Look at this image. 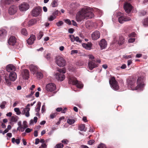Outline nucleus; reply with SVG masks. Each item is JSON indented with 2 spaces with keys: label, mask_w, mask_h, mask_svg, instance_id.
I'll return each mask as SVG.
<instances>
[{
  "label": "nucleus",
  "mask_w": 148,
  "mask_h": 148,
  "mask_svg": "<svg viewBox=\"0 0 148 148\" xmlns=\"http://www.w3.org/2000/svg\"><path fill=\"white\" fill-rule=\"evenodd\" d=\"M92 11V9L90 7H84L77 14L76 16V21L77 22H81L84 19L91 18L94 16Z\"/></svg>",
  "instance_id": "nucleus-1"
},
{
  "label": "nucleus",
  "mask_w": 148,
  "mask_h": 148,
  "mask_svg": "<svg viewBox=\"0 0 148 148\" xmlns=\"http://www.w3.org/2000/svg\"><path fill=\"white\" fill-rule=\"evenodd\" d=\"M136 79L134 77H132L127 79V82L128 87L132 90H141L144 86L143 79L141 77H138L136 84Z\"/></svg>",
  "instance_id": "nucleus-2"
},
{
  "label": "nucleus",
  "mask_w": 148,
  "mask_h": 148,
  "mask_svg": "<svg viewBox=\"0 0 148 148\" xmlns=\"http://www.w3.org/2000/svg\"><path fill=\"white\" fill-rule=\"evenodd\" d=\"M55 62L56 64L60 67H63L66 65V61L62 57L58 56L55 58Z\"/></svg>",
  "instance_id": "nucleus-3"
},
{
  "label": "nucleus",
  "mask_w": 148,
  "mask_h": 148,
  "mask_svg": "<svg viewBox=\"0 0 148 148\" xmlns=\"http://www.w3.org/2000/svg\"><path fill=\"white\" fill-rule=\"evenodd\" d=\"M109 83L111 87L114 90H117L119 89V86L118 83L114 77H113L111 78L109 80Z\"/></svg>",
  "instance_id": "nucleus-4"
},
{
  "label": "nucleus",
  "mask_w": 148,
  "mask_h": 148,
  "mask_svg": "<svg viewBox=\"0 0 148 148\" xmlns=\"http://www.w3.org/2000/svg\"><path fill=\"white\" fill-rule=\"evenodd\" d=\"M69 84L75 85L78 88H83V85L81 82H79L76 78H70L69 79Z\"/></svg>",
  "instance_id": "nucleus-5"
},
{
  "label": "nucleus",
  "mask_w": 148,
  "mask_h": 148,
  "mask_svg": "<svg viewBox=\"0 0 148 148\" xmlns=\"http://www.w3.org/2000/svg\"><path fill=\"white\" fill-rule=\"evenodd\" d=\"M56 89V85L54 83H50L46 86L45 90L47 92H51L54 91Z\"/></svg>",
  "instance_id": "nucleus-6"
},
{
  "label": "nucleus",
  "mask_w": 148,
  "mask_h": 148,
  "mask_svg": "<svg viewBox=\"0 0 148 148\" xmlns=\"http://www.w3.org/2000/svg\"><path fill=\"white\" fill-rule=\"evenodd\" d=\"M41 10V9L39 7L34 8L32 11V15L34 17L38 16L40 14Z\"/></svg>",
  "instance_id": "nucleus-7"
},
{
  "label": "nucleus",
  "mask_w": 148,
  "mask_h": 148,
  "mask_svg": "<svg viewBox=\"0 0 148 148\" xmlns=\"http://www.w3.org/2000/svg\"><path fill=\"white\" fill-rule=\"evenodd\" d=\"M30 106V104L29 103L27 104L25 108H21L23 109V110L22 112V114L23 115H25L27 117H28L30 116L29 113L30 108H29Z\"/></svg>",
  "instance_id": "nucleus-8"
},
{
  "label": "nucleus",
  "mask_w": 148,
  "mask_h": 148,
  "mask_svg": "<svg viewBox=\"0 0 148 148\" xmlns=\"http://www.w3.org/2000/svg\"><path fill=\"white\" fill-rule=\"evenodd\" d=\"M17 10V6L15 5H12L11 6L9 9V13L10 14H14L16 12Z\"/></svg>",
  "instance_id": "nucleus-9"
},
{
  "label": "nucleus",
  "mask_w": 148,
  "mask_h": 148,
  "mask_svg": "<svg viewBox=\"0 0 148 148\" xmlns=\"http://www.w3.org/2000/svg\"><path fill=\"white\" fill-rule=\"evenodd\" d=\"M29 8V5L26 3H23L19 6V8L20 11H26Z\"/></svg>",
  "instance_id": "nucleus-10"
},
{
  "label": "nucleus",
  "mask_w": 148,
  "mask_h": 148,
  "mask_svg": "<svg viewBox=\"0 0 148 148\" xmlns=\"http://www.w3.org/2000/svg\"><path fill=\"white\" fill-rule=\"evenodd\" d=\"M97 66L98 64L95 62V61H90V60L88 61V67L90 70H92Z\"/></svg>",
  "instance_id": "nucleus-11"
},
{
  "label": "nucleus",
  "mask_w": 148,
  "mask_h": 148,
  "mask_svg": "<svg viewBox=\"0 0 148 148\" xmlns=\"http://www.w3.org/2000/svg\"><path fill=\"white\" fill-rule=\"evenodd\" d=\"M54 76L57 80L60 81L63 80L65 78V76L64 74H60L59 73H55Z\"/></svg>",
  "instance_id": "nucleus-12"
},
{
  "label": "nucleus",
  "mask_w": 148,
  "mask_h": 148,
  "mask_svg": "<svg viewBox=\"0 0 148 148\" xmlns=\"http://www.w3.org/2000/svg\"><path fill=\"white\" fill-rule=\"evenodd\" d=\"M124 8L126 12L129 13L132 10V7L130 3H126L124 5Z\"/></svg>",
  "instance_id": "nucleus-13"
},
{
  "label": "nucleus",
  "mask_w": 148,
  "mask_h": 148,
  "mask_svg": "<svg viewBox=\"0 0 148 148\" xmlns=\"http://www.w3.org/2000/svg\"><path fill=\"white\" fill-rule=\"evenodd\" d=\"M22 75L24 79H27L29 77V71L27 69H25L22 71Z\"/></svg>",
  "instance_id": "nucleus-14"
},
{
  "label": "nucleus",
  "mask_w": 148,
  "mask_h": 148,
  "mask_svg": "<svg viewBox=\"0 0 148 148\" xmlns=\"http://www.w3.org/2000/svg\"><path fill=\"white\" fill-rule=\"evenodd\" d=\"M100 35V33L99 31H96L92 34L91 37L93 40H96L99 38Z\"/></svg>",
  "instance_id": "nucleus-15"
},
{
  "label": "nucleus",
  "mask_w": 148,
  "mask_h": 148,
  "mask_svg": "<svg viewBox=\"0 0 148 148\" xmlns=\"http://www.w3.org/2000/svg\"><path fill=\"white\" fill-rule=\"evenodd\" d=\"M29 68L32 73L33 75L36 74L38 71L37 67L31 64L30 65Z\"/></svg>",
  "instance_id": "nucleus-16"
},
{
  "label": "nucleus",
  "mask_w": 148,
  "mask_h": 148,
  "mask_svg": "<svg viewBox=\"0 0 148 148\" xmlns=\"http://www.w3.org/2000/svg\"><path fill=\"white\" fill-rule=\"evenodd\" d=\"M9 78L12 81H15L17 78V75L16 73L13 71L11 72L9 75Z\"/></svg>",
  "instance_id": "nucleus-17"
},
{
  "label": "nucleus",
  "mask_w": 148,
  "mask_h": 148,
  "mask_svg": "<svg viewBox=\"0 0 148 148\" xmlns=\"http://www.w3.org/2000/svg\"><path fill=\"white\" fill-rule=\"evenodd\" d=\"M8 42L10 45H14L16 42V39L14 36H10L8 40Z\"/></svg>",
  "instance_id": "nucleus-18"
},
{
  "label": "nucleus",
  "mask_w": 148,
  "mask_h": 148,
  "mask_svg": "<svg viewBox=\"0 0 148 148\" xmlns=\"http://www.w3.org/2000/svg\"><path fill=\"white\" fill-rule=\"evenodd\" d=\"M99 45L101 47V49H103L106 47L107 43L106 41L104 39H103L100 41Z\"/></svg>",
  "instance_id": "nucleus-19"
},
{
  "label": "nucleus",
  "mask_w": 148,
  "mask_h": 148,
  "mask_svg": "<svg viewBox=\"0 0 148 148\" xmlns=\"http://www.w3.org/2000/svg\"><path fill=\"white\" fill-rule=\"evenodd\" d=\"M131 19L130 18H127L125 16H121L118 18V21L119 22L122 23L124 22L130 20Z\"/></svg>",
  "instance_id": "nucleus-20"
},
{
  "label": "nucleus",
  "mask_w": 148,
  "mask_h": 148,
  "mask_svg": "<svg viewBox=\"0 0 148 148\" xmlns=\"http://www.w3.org/2000/svg\"><path fill=\"white\" fill-rule=\"evenodd\" d=\"M15 67L12 64L8 65L6 67V70L8 72H11V71H14L16 70Z\"/></svg>",
  "instance_id": "nucleus-21"
},
{
  "label": "nucleus",
  "mask_w": 148,
  "mask_h": 148,
  "mask_svg": "<svg viewBox=\"0 0 148 148\" xmlns=\"http://www.w3.org/2000/svg\"><path fill=\"white\" fill-rule=\"evenodd\" d=\"M36 37L34 35H32L27 40V42L29 45L32 44L35 40Z\"/></svg>",
  "instance_id": "nucleus-22"
},
{
  "label": "nucleus",
  "mask_w": 148,
  "mask_h": 148,
  "mask_svg": "<svg viewBox=\"0 0 148 148\" xmlns=\"http://www.w3.org/2000/svg\"><path fill=\"white\" fill-rule=\"evenodd\" d=\"M82 46L86 49L90 50L92 46V44L90 42H88L87 44L83 43Z\"/></svg>",
  "instance_id": "nucleus-23"
},
{
  "label": "nucleus",
  "mask_w": 148,
  "mask_h": 148,
  "mask_svg": "<svg viewBox=\"0 0 148 148\" xmlns=\"http://www.w3.org/2000/svg\"><path fill=\"white\" fill-rule=\"evenodd\" d=\"M125 42L124 38L122 36H120L119 38L118 43L119 45L123 44Z\"/></svg>",
  "instance_id": "nucleus-24"
},
{
  "label": "nucleus",
  "mask_w": 148,
  "mask_h": 148,
  "mask_svg": "<svg viewBox=\"0 0 148 148\" xmlns=\"http://www.w3.org/2000/svg\"><path fill=\"white\" fill-rule=\"evenodd\" d=\"M85 25L87 28H91L93 25V23L91 21H87Z\"/></svg>",
  "instance_id": "nucleus-25"
},
{
  "label": "nucleus",
  "mask_w": 148,
  "mask_h": 148,
  "mask_svg": "<svg viewBox=\"0 0 148 148\" xmlns=\"http://www.w3.org/2000/svg\"><path fill=\"white\" fill-rule=\"evenodd\" d=\"M36 23V21L35 20L32 19L28 21L27 25L29 27L35 24Z\"/></svg>",
  "instance_id": "nucleus-26"
},
{
  "label": "nucleus",
  "mask_w": 148,
  "mask_h": 148,
  "mask_svg": "<svg viewBox=\"0 0 148 148\" xmlns=\"http://www.w3.org/2000/svg\"><path fill=\"white\" fill-rule=\"evenodd\" d=\"M6 35V31L3 29L0 30V36L4 37Z\"/></svg>",
  "instance_id": "nucleus-27"
},
{
  "label": "nucleus",
  "mask_w": 148,
  "mask_h": 148,
  "mask_svg": "<svg viewBox=\"0 0 148 148\" xmlns=\"http://www.w3.org/2000/svg\"><path fill=\"white\" fill-rule=\"evenodd\" d=\"M1 2L4 3L6 4H10L13 2V0H1Z\"/></svg>",
  "instance_id": "nucleus-28"
},
{
  "label": "nucleus",
  "mask_w": 148,
  "mask_h": 148,
  "mask_svg": "<svg viewBox=\"0 0 148 148\" xmlns=\"http://www.w3.org/2000/svg\"><path fill=\"white\" fill-rule=\"evenodd\" d=\"M85 126L84 124H82L79 125V129L81 131H84V132H86V129H85Z\"/></svg>",
  "instance_id": "nucleus-29"
},
{
  "label": "nucleus",
  "mask_w": 148,
  "mask_h": 148,
  "mask_svg": "<svg viewBox=\"0 0 148 148\" xmlns=\"http://www.w3.org/2000/svg\"><path fill=\"white\" fill-rule=\"evenodd\" d=\"M41 103L38 102L37 105V107L35 109V111L36 112H39L40 110V107L41 106Z\"/></svg>",
  "instance_id": "nucleus-30"
},
{
  "label": "nucleus",
  "mask_w": 148,
  "mask_h": 148,
  "mask_svg": "<svg viewBox=\"0 0 148 148\" xmlns=\"http://www.w3.org/2000/svg\"><path fill=\"white\" fill-rule=\"evenodd\" d=\"M12 143H14L15 142L17 145L19 144L20 143V140L19 139H15V138H12Z\"/></svg>",
  "instance_id": "nucleus-31"
},
{
  "label": "nucleus",
  "mask_w": 148,
  "mask_h": 148,
  "mask_svg": "<svg viewBox=\"0 0 148 148\" xmlns=\"http://www.w3.org/2000/svg\"><path fill=\"white\" fill-rule=\"evenodd\" d=\"M51 5L52 7H55L58 5L57 1L53 0L51 3Z\"/></svg>",
  "instance_id": "nucleus-32"
},
{
  "label": "nucleus",
  "mask_w": 148,
  "mask_h": 148,
  "mask_svg": "<svg viewBox=\"0 0 148 148\" xmlns=\"http://www.w3.org/2000/svg\"><path fill=\"white\" fill-rule=\"evenodd\" d=\"M57 71L59 72V73L60 74L61 73H62V74H63L66 72V69L65 68H64L59 69L57 70Z\"/></svg>",
  "instance_id": "nucleus-33"
},
{
  "label": "nucleus",
  "mask_w": 148,
  "mask_h": 148,
  "mask_svg": "<svg viewBox=\"0 0 148 148\" xmlns=\"http://www.w3.org/2000/svg\"><path fill=\"white\" fill-rule=\"evenodd\" d=\"M67 122L70 125H72L75 122V121L73 119H68L67 120Z\"/></svg>",
  "instance_id": "nucleus-34"
},
{
  "label": "nucleus",
  "mask_w": 148,
  "mask_h": 148,
  "mask_svg": "<svg viewBox=\"0 0 148 148\" xmlns=\"http://www.w3.org/2000/svg\"><path fill=\"white\" fill-rule=\"evenodd\" d=\"M14 111L16 113V114L17 115H19L21 113V112L20 110V109L19 108H14Z\"/></svg>",
  "instance_id": "nucleus-35"
},
{
  "label": "nucleus",
  "mask_w": 148,
  "mask_h": 148,
  "mask_svg": "<svg viewBox=\"0 0 148 148\" xmlns=\"http://www.w3.org/2000/svg\"><path fill=\"white\" fill-rule=\"evenodd\" d=\"M21 33L23 35L26 36L27 34V32L25 28L22 29L21 31Z\"/></svg>",
  "instance_id": "nucleus-36"
},
{
  "label": "nucleus",
  "mask_w": 148,
  "mask_h": 148,
  "mask_svg": "<svg viewBox=\"0 0 148 148\" xmlns=\"http://www.w3.org/2000/svg\"><path fill=\"white\" fill-rule=\"evenodd\" d=\"M64 147L63 144L61 143L57 144L55 147V148H62Z\"/></svg>",
  "instance_id": "nucleus-37"
},
{
  "label": "nucleus",
  "mask_w": 148,
  "mask_h": 148,
  "mask_svg": "<svg viewBox=\"0 0 148 148\" xmlns=\"http://www.w3.org/2000/svg\"><path fill=\"white\" fill-rule=\"evenodd\" d=\"M143 24L144 26H147L148 25V18L144 20L143 22Z\"/></svg>",
  "instance_id": "nucleus-38"
},
{
  "label": "nucleus",
  "mask_w": 148,
  "mask_h": 148,
  "mask_svg": "<svg viewBox=\"0 0 148 148\" xmlns=\"http://www.w3.org/2000/svg\"><path fill=\"white\" fill-rule=\"evenodd\" d=\"M56 17V16H54L53 15L49 17H48V20L50 21H52Z\"/></svg>",
  "instance_id": "nucleus-39"
},
{
  "label": "nucleus",
  "mask_w": 148,
  "mask_h": 148,
  "mask_svg": "<svg viewBox=\"0 0 148 148\" xmlns=\"http://www.w3.org/2000/svg\"><path fill=\"white\" fill-rule=\"evenodd\" d=\"M75 41L79 43H81L82 42V40L78 36L75 37Z\"/></svg>",
  "instance_id": "nucleus-40"
},
{
  "label": "nucleus",
  "mask_w": 148,
  "mask_h": 148,
  "mask_svg": "<svg viewBox=\"0 0 148 148\" xmlns=\"http://www.w3.org/2000/svg\"><path fill=\"white\" fill-rule=\"evenodd\" d=\"M70 38L71 41L73 42L75 41V37L73 35H71L69 36Z\"/></svg>",
  "instance_id": "nucleus-41"
},
{
  "label": "nucleus",
  "mask_w": 148,
  "mask_h": 148,
  "mask_svg": "<svg viewBox=\"0 0 148 148\" xmlns=\"http://www.w3.org/2000/svg\"><path fill=\"white\" fill-rule=\"evenodd\" d=\"M43 36V33L42 32H40L39 34H38V40L40 39Z\"/></svg>",
  "instance_id": "nucleus-42"
},
{
  "label": "nucleus",
  "mask_w": 148,
  "mask_h": 148,
  "mask_svg": "<svg viewBox=\"0 0 148 148\" xmlns=\"http://www.w3.org/2000/svg\"><path fill=\"white\" fill-rule=\"evenodd\" d=\"M36 76L38 78H41L42 77V74L40 72H37Z\"/></svg>",
  "instance_id": "nucleus-43"
},
{
  "label": "nucleus",
  "mask_w": 148,
  "mask_h": 148,
  "mask_svg": "<svg viewBox=\"0 0 148 148\" xmlns=\"http://www.w3.org/2000/svg\"><path fill=\"white\" fill-rule=\"evenodd\" d=\"M64 23L62 21H60L56 23V25L58 27H60Z\"/></svg>",
  "instance_id": "nucleus-44"
},
{
  "label": "nucleus",
  "mask_w": 148,
  "mask_h": 148,
  "mask_svg": "<svg viewBox=\"0 0 148 148\" xmlns=\"http://www.w3.org/2000/svg\"><path fill=\"white\" fill-rule=\"evenodd\" d=\"M25 129V127L24 128L22 127H18L17 128V130L21 132H23Z\"/></svg>",
  "instance_id": "nucleus-45"
},
{
  "label": "nucleus",
  "mask_w": 148,
  "mask_h": 148,
  "mask_svg": "<svg viewBox=\"0 0 148 148\" xmlns=\"http://www.w3.org/2000/svg\"><path fill=\"white\" fill-rule=\"evenodd\" d=\"M57 115L56 113H52L50 115V117L51 119H53Z\"/></svg>",
  "instance_id": "nucleus-46"
},
{
  "label": "nucleus",
  "mask_w": 148,
  "mask_h": 148,
  "mask_svg": "<svg viewBox=\"0 0 148 148\" xmlns=\"http://www.w3.org/2000/svg\"><path fill=\"white\" fill-rule=\"evenodd\" d=\"M97 148H106V147L104 144L101 143L98 146Z\"/></svg>",
  "instance_id": "nucleus-47"
},
{
  "label": "nucleus",
  "mask_w": 148,
  "mask_h": 148,
  "mask_svg": "<svg viewBox=\"0 0 148 148\" xmlns=\"http://www.w3.org/2000/svg\"><path fill=\"white\" fill-rule=\"evenodd\" d=\"M88 56L89 59L91 60L90 61H95L94 60L95 58L93 55H88Z\"/></svg>",
  "instance_id": "nucleus-48"
},
{
  "label": "nucleus",
  "mask_w": 148,
  "mask_h": 148,
  "mask_svg": "<svg viewBox=\"0 0 148 148\" xmlns=\"http://www.w3.org/2000/svg\"><path fill=\"white\" fill-rule=\"evenodd\" d=\"M10 120L12 122H16L17 121V119L14 116H12Z\"/></svg>",
  "instance_id": "nucleus-49"
},
{
  "label": "nucleus",
  "mask_w": 148,
  "mask_h": 148,
  "mask_svg": "<svg viewBox=\"0 0 148 148\" xmlns=\"http://www.w3.org/2000/svg\"><path fill=\"white\" fill-rule=\"evenodd\" d=\"M64 21L67 24H69V25L71 24V21L69 19H66L64 20Z\"/></svg>",
  "instance_id": "nucleus-50"
},
{
  "label": "nucleus",
  "mask_w": 148,
  "mask_h": 148,
  "mask_svg": "<svg viewBox=\"0 0 148 148\" xmlns=\"http://www.w3.org/2000/svg\"><path fill=\"white\" fill-rule=\"evenodd\" d=\"M5 80L6 82V84L8 85L9 86H10L11 84V82L9 79L5 78Z\"/></svg>",
  "instance_id": "nucleus-51"
},
{
  "label": "nucleus",
  "mask_w": 148,
  "mask_h": 148,
  "mask_svg": "<svg viewBox=\"0 0 148 148\" xmlns=\"http://www.w3.org/2000/svg\"><path fill=\"white\" fill-rule=\"evenodd\" d=\"M135 38H130L128 40L129 43H132L135 41Z\"/></svg>",
  "instance_id": "nucleus-52"
},
{
  "label": "nucleus",
  "mask_w": 148,
  "mask_h": 148,
  "mask_svg": "<svg viewBox=\"0 0 148 148\" xmlns=\"http://www.w3.org/2000/svg\"><path fill=\"white\" fill-rule=\"evenodd\" d=\"M47 145L45 143L42 144L39 148H46Z\"/></svg>",
  "instance_id": "nucleus-53"
},
{
  "label": "nucleus",
  "mask_w": 148,
  "mask_h": 148,
  "mask_svg": "<svg viewBox=\"0 0 148 148\" xmlns=\"http://www.w3.org/2000/svg\"><path fill=\"white\" fill-rule=\"evenodd\" d=\"M32 130V129H30L29 128H27L25 130V132L27 133H29Z\"/></svg>",
  "instance_id": "nucleus-54"
},
{
  "label": "nucleus",
  "mask_w": 148,
  "mask_h": 148,
  "mask_svg": "<svg viewBox=\"0 0 148 148\" xmlns=\"http://www.w3.org/2000/svg\"><path fill=\"white\" fill-rule=\"evenodd\" d=\"M78 53V51L77 50H72L71 51V54L73 55V54L77 53Z\"/></svg>",
  "instance_id": "nucleus-55"
},
{
  "label": "nucleus",
  "mask_w": 148,
  "mask_h": 148,
  "mask_svg": "<svg viewBox=\"0 0 148 148\" xmlns=\"http://www.w3.org/2000/svg\"><path fill=\"white\" fill-rule=\"evenodd\" d=\"M45 57L47 60H49L51 58V55L49 53H48L45 56Z\"/></svg>",
  "instance_id": "nucleus-56"
},
{
  "label": "nucleus",
  "mask_w": 148,
  "mask_h": 148,
  "mask_svg": "<svg viewBox=\"0 0 148 148\" xmlns=\"http://www.w3.org/2000/svg\"><path fill=\"white\" fill-rule=\"evenodd\" d=\"M62 142L64 144H67L68 143V141L67 139H64L62 141Z\"/></svg>",
  "instance_id": "nucleus-57"
},
{
  "label": "nucleus",
  "mask_w": 148,
  "mask_h": 148,
  "mask_svg": "<svg viewBox=\"0 0 148 148\" xmlns=\"http://www.w3.org/2000/svg\"><path fill=\"white\" fill-rule=\"evenodd\" d=\"M94 142V140H90L88 141V144L90 145H92Z\"/></svg>",
  "instance_id": "nucleus-58"
},
{
  "label": "nucleus",
  "mask_w": 148,
  "mask_h": 148,
  "mask_svg": "<svg viewBox=\"0 0 148 148\" xmlns=\"http://www.w3.org/2000/svg\"><path fill=\"white\" fill-rule=\"evenodd\" d=\"M58 11L57 10H56V11H55L53 13L52 15L54 16H56V15H58Z\"/></svg>",
  "instance_id": "nucleus-59"
},
{
  "label": "nucleus",
  "mask_w": 148,
  "mask_h": 148,
  "mask_svg": "<svg viewBox=\"0 0 148 148\" xmlns=\"http://www.w3.org/2000/svg\"><path fill=\"white\" fill-rule=\"evenodd\" d=\"M40 142V140L38 138H36L35 139V144L37 145Z\"/></svg>",
  "instance_id": "nucleus-60"
},
{
  "label": "nucleus",
  "mask_w": 148,
  "mask_h": 148,
  "mask_svg": "<svg viewBox=\"0 0 148 148\" xmlns=\"http://www.w3.org/2000/svg\"><path fill=\"white\" fill-rule=\"evenodd\" d=\"M135 35V34L134 32H133L129 35L130 37H134V36Z\"/></svg>",
  "instance_id": "nucleus-61"
},
{
  "label": "nucleus",
  "mask_w": 148,
  "mask_h": 148,
  "mask_svg": "<svg viewBox=\"0 0 148 148\" xmlns=\"http://www.w3.org/2000/svg\"><path fill=\"white\" fill-rule=\"evenodd\" d=\"M34 93V92L31 91L30 94L27 95V97H30L32 96L33 95Z\"/></svg>",
  "instance_id": "nucleus-62"
},
{
  "label": "nucleus",
  "mask_w": 148,
  "mask_h": 148,
  "mask_svg": "<svg viewBox=\"0 0 148 148\" xmlns=\"http://www.w3.org/2000/svg\"><path fill=\"white\" fill-rule=\"evenodd\" d=\"M62 108H56V110L57 112H59L61 111H62Z\"/></svg>",
  "instance_id": "nucleus-63"
},
{
  "label": "nucleus",
  "mask_w": 148,
  "mask_h": 148,
  "mask_svg": "<svg viewBox=\"0 0 148 148\" xmlns=\"http://www.w3.org/2000/svg\"><path fill=\"white\" fill-rule=\"evenodd\" d=\"M72 22V24L75 26H77V24L75 21H74L73 20H72L71 21Z\"/></svg>",
  "instance_id": "nucleus-64"
}]
</instances>
